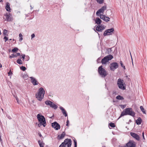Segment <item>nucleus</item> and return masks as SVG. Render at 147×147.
Returning a JSON list of instances; mask_svg holds the SVG:
<instances>
[{"mask_svg":"<svg viewBox=\"0 0 147 147\" xmlns=\"http://www.w3.org/2000/svg\"><path fill=\"white\" fill-rule=\"evenodd\" d=\"M135 115V113L132 110L131 108H127L125 109L121 113L119 119L121 117L124 115H129L133 117H134Z\"/></svg>","mask_w":147,"mask_h":147,"instance_id":"f257e3e1","label":"nucleus"},{"mask_svg":"<svg viewBox=\"0 0 147 147\" xmlns=\"http://www.w3.org/2000/svg\"><path fill=\"white\" fill-rule=\"evenodd\" d=\"M37 117L39 121L38 126L40 127L42 125L45 127L46 125L45 118L41 114H38L37 115Z\"/></svg>","mask_w":147,"mask_h":147,"instance_id":"f03ea898","label":"nucleus"},{"mask_svg":"<svg viewBox=\"0 0 147 147\" xmlns=\"http://www.w3.org/2000/svg\"><path fill=\"white\" fill-rule=\"evenodd\" d=\"M45 94V91L44 88L41 87L38 90V92L36 94V97L38 100L41 101L43 98Z\"/></svg>","mask_w":147,"mask_h":147,"instance_id":"7ed1b4c3","label":"nucleus"},{"mask_svg":"<svg viewBox=\"0 0 147 147\" xmlns=\"http://www.w3.org/2000/svg\"><path fill=\"white\" fill-rule=\"evenodd\" d=\"M71 145V141L70 139H65L63 142L59 146V147H70Z\"/></svg>","mask_w":147,"mask_h":147,"instance_id":"20e7f679","label":"nucleus"},{"mask_svg":"<svg viewBox=\"0 0 147 147\" xmlns=\"http://www.w3.org/2000/svg\"><path fill=\"white\" fill-rule=\"evenodd\" d=\"M98 72L102 78H105L108 75L107 71L102 67V65L100 66L98 68Z\"/></svg>","mask_w":147,"mask_h":147,"instance_id":"39448f33","label":"nucleus"},{"mask_svg":"<svg viewBox=\"0 0 147 147\" xmlns=\"http://www.w3.org/2000/svg\"><path fill=\"white\" fill-rule=\"evenodd\" d=\"M117 84L119 89L123 90L125 89V85L123 80L119 78L117 82Z\"/></svg>","mask_w":147,"mask_h":147,"instance_id":"423d86ee","label":"nucleus"},{"mask_svg":"<svg viewBox=\"0 0 147 147\" xmlns=\"http://www.w3.org/2000/svg\"><path fill=\"white\" fill-rule=\"evenodd\" d=\"M113 58V57L112 55H109L103 58L102 60L101 63L102 64H106L107 62L111 60Z\"/></svg>","mask_w":147,"mask_h":147,"instance_id":"0eeeda50","label":"nucleus"},{"mask_svg":"<svg viewBox=\"0 0 147 147\" xmlns=\"http://www.w3.org/2000/svg\"><path fill=\"white\" fill-rule=\"evenodd\" d=\"M118 64L116 62L111 63L109 65L110 70L112 71H114L118 67Z\"/></svg>","mask_w":147,"mask_h":147,"instance_id":"6e6552de","label":"nucleus"},{"mask_svg":"<svg viewBox=\"0 0 147 147\" xmlns=\"http://www.w3.org/2000/svg\"><path fill=\"white\" fill-rule=\"evenodd\" d=\"M126 147H136V143L133 140H130L126 144Z\"/></svg>","mask_w":147,"mask_h":147,"instance_id":"1a4fd4ad","label":"nucleus"},{"mask_svg":"<svg viewBox=\"0 0 147 147\" xmlns=\"http://www.w3.org/2000/svg\"><path fill=\"white\" fill-rule=\"evenodd\" d=\"M107 9L106 6H102L101 8L98 10L96 12V15L97 16H99L100 15L99 14L101 13H103L104 11L105 10Z\"/></svg>","mask_w":147,"mask_h":147,"instance_id":"9d476101","label":"nucleus"},{"mask_svg":"<svg viewBox=\"0 0 147 147\" xmlns=\"http://www.w3.org/2000/svg\"><path fill=\"white\" fill-rule=\"evenodd\" d=\"M105 28V26L104 25L100 24L98 25L96 27V30L98 32H102Z\"/></svg>","mask_w":147,"mask_h":147,"instance_id":"9b49d317","label":"nucleus"},{"mask_svg":"<svg viewBox=\"0 0 147 147\" xmlns=\"http://www.w3.org/2000/svg\"><path fill=\"white\" fill-rule=\"evenodd\" d=\"M114 30V29L113 28L107 30L104 32L103 35L105 36L110 35L111 33L113 32Z\"/></svg>","mask_w":147,"mask_h":147,"instance_id":"f8f14e48","label":"nucleus"},{"mask_svg":"<svg viewBox=\"0 0 147 147\" xmlns=\"http://www.w3.org/2000/svg\"><path fill=\"white\" fill-rule=\"evenodd\" d=\"M52 126L53 128L56 130H58L60 129V126L59 124L56 122H55L52 123Z\"/></svg>","mask_w":147,"mask_h":147,"instance_id":"ddd939ff","label":"nucleus"},{"mask_svg":"<svg viewBox=\"0 0 147 147\" xmlns=\"http://www.w3.org/2000/svg\"><path fill=\"white\" fill-rule=\"evenodd\" d=\"M100 19L106 22H108L110 21V18L108 17L105 16V15L100 14Z\"/></svg>","mask_w":147,"mask_h":147,"instance_id":"4468645a","label":"nucleus"},{"mask_svg":"<svg viewBox=\"0 0 147 147\" xmlns=\"http://www.w3.org/2000/svg\"><path fill=\"white\" fill-rule=\"evenodd\" d=\"M30 78L31 79V82L33 85L35 86L38 85V82L37 81L36 79L32 77H30Z\"/></svg>","mask_w":147,"mask_h":147,"instance_id":"2eb2a0df","label":"nucleus"},{"mask_svg":"<svg viewBox=\"0 0 147 147\" xmlns=\"http://www.w3.org/2000/svg\"><path fill=\"white\" fill-rule=\"evenodd\" d=\"M11 14L10 13H7L4 15L5 18L6 19V20L8 21H10L11 20Z\"/></svg>","mask_w":147,"mask_h":147,"instance_id":"dca6fc26","label":"nucleus"},{"mask_svg":"<svg viewBox=\"0 0 147 147\" xmlns=\"http://www.w3.org/2000/svg\"><path fill=\"white\" fill-rule=\"evenodd\" d=\"M131 135L133 138H135L138 140H139L140 139L139 136L137 134L132 132L130 133Z\"/></svg>","mask_w":147,"mask_h":147,"instance_id":"f3484780","label":"nucleus"},{"mask_svg":"<svg viewBox=\"0 0 147 147\" xmlns=\"http://www.w3.org/2000/svg\"><path fill=\"white\" fill-rule=\"evenodd\" d=\"M65 133L64 131L63 132L61 135H58L57 138L58 139L61 140L63 139L65 136Z\"/></svg>","mask_w":147,"mask_h":147,"instance_id":"a211bd4d","label":"nucleus"},{"mask_svg":"<svg viewBox=\"0 0 147 147\" xmlns=\"http://www.w3.org/2000/svg\"><path fill=\"white\" fill-rule=\"evenodd\" d=\"M60 109L62 113L65 116V117H67V114L65 110L62 107H60Z\"/></svg>","mask_w":147,"mask_h":147,"instance_id":"6ab92c4d","label":"nucleus"},{"mask_svg":"<svg viewBox=\"0 0 147 147\" xmlns=\"http://www.w3.org/2000/svg\"><path fill=\"white\" fill-rule=\"evenodd\" d=\"M20 55L21 54L20 53H17L16 54H13L9 56V57L10 59H11L13 58L16 57L18 56H20Z\"/></svg>","mask_w":147,"mask_h":147,"instance_id":"aec40b11","label":"nucleus"},{"mask_svg":"<svg viewBox=\"0 0 147 147\" xmlns=\"http://www.w3.org/2000/svg\"><path fill=\"white\" fill-rule=\"evenodd\" d=\"M5 9L7 11H10L11 9L10 7V4L8 2H7L6 3V5L5 6Z\"/></svg>","mask_w":147,"mask_h":147,"instance_id":"412c9836","label":"nucleus"},{"mask_svg":"<svg viewBox=\"0 0 147 147\" xmlns=\"http://www.w3.org/2000/svg\"><path fill=\"white\" fill-rule=\"evenodd\" d=\"M95 22L96 23L99 25L101 23L102 21L99 18H96Z\"/></svg>","mask_w":147,"mask_h":147,"instance_id":"4be33fe9","label":"nucleus"},{"mask_svg":"<svg viewBox=\"0 0 147 147\" xmlns=\"http://www.w3.org/2000/svg\"><path fill=\"white\" fill-rule=\"evenodd\" d=\"M142 121V119L140 117H139L138 119L136 120V123L137 125H140L141 124Z\"/></svg>","mask_w":147,"mask_h":147,"instance_id":"5701e85b","label":"nucleus"},{"mask_svg":"<svg viewBox=\"0 0 147 147\" xmlns=\"http://www.w3.org/2000/svg\"><path fill=\"white\" fill-rule=\"evenodd\" d=\"M45 103L46 105H49L50 107L51 105L53 104V102L50 100H47L45 101Z\"/></svg>","mask_w":147,"mask_h":147,"instance_id":"b1692460","label":"nucleus"},{"mask_svg":"<svg viewBox=\"0 0 147 147\" xmlns=\"http://www.w3.org/2000/svg\"><path fill=\"white\" fill-rule=\"evenodd\" d=\"M50 107H52L55 109H56L58 107L57 105H56L53 103V104L51 105L50 106Z\"/></svg>","mask_w":147,"mask_h":147,"instance_id":"393cba45","label":"nucleus"},{"mask_svg":"<svg viewBox=\"0 0 147 147\" xmlns=\"http://www.w3.org/2000/svg\"><path fill=\"white\" fill-rule=\"evenodd\" d=\"M116 98L117 99L120 100H122L124 99V98L122 96L119 95L116 96Z\"/></svg>","mask_w":147,"mask_h":147,"instance_id":"a878e982","label":"nucleus"},{"mask_svg":"<svg viewBox=\"0 0 147 147\" xmlns=\"http://www.w3.org/2000/svg\"><path fill=\"white\" fill-rule=\"evenodd\" d=\"M38 142L40 147H44V143L41 142L40 140L38 141Z\"/></svg>","mask_w":147,"mask_h":147,"instance_id":"bb28decb","label":"nucleus"},{"mask_svg":"<svg viewBox=\"0 0 147 147\" xmlns=\"http://www.w3.org/2000/svg\"><path fill=\"white\" fill-rule=\"evenodd\" d=\"M38 142L40 147H44V143L41 142L40 140L38 141Z\"/></svg>","mask_w":147,"mask_h":147,"instance_id":"cd10ccee","label":"nucleus"},{"mask_svg":"<svg viewBox=\"0 0 147 147\" xmlns=\"http://www.w3.org/2000/svg\"><path fill=\"white\" fill-rule=\"evenodd\" d=\"M38 142L40 147H44V143L41 142L40 140L38 141Z\"/></svg>","mask_w":147,"mask_h":147,"instance_id":"c85d7f7f","label":"nucleus"},{"mask_svg":"<svg viewBox=\"0 0 147 147\" xmlns=\"http://www.w3.org/2000/svg\"><path fill=\"white\" fill-rule=\"evenodd\" d=\"M140 110L144 114H146V111L145 110H144V109L143 107L142 106H141L140 107Z\"/></svg>","mask_w":147,"mask_h":147,"instance_id":"c756f323","label":"nucleus"},{"mask_svg":"<svg viewBox=\"0 0 147 147\" xmlns=\"http://www.w3.org/2000/svg\"><path fill=\"white\" fill-rule=\"evenodd\" d=\"M17 62L19 64H22V62L20 59H18L17 60Z\"/></svg>","mask_w":147,"mask_h":147,"instance_id":"7c9ffc66","label":"nucleus"},{"mask_svg":"<svg viewBox=\"0 0 147 147\" xmlns=\"http://www.w3.org/2000/svg\"><path fill=\"white\" fill-rule=\"evenodd\" d=\"M18 50V48L15 47L12 50L11 52H17Z\"/></svg>","mask_w":147,"mask_h":147,"instance_id":"2f4dec72","label":"nucleus"},{"mask_svg":"<svg viewBox=\"0 0 147 147\" xmlns=\"http://www.w3.org/2000/svg\"><path fill=\"white\" fill-rule=\"evenodd\" d=\"M7 30L5 29H4L3 30V34L4 36H6V35H7Z\"/></svg>","mask_w":147,"mask_h":147,"instance_id":"473e14b6","label":"nucleus"},{"mask_svg":"<svg viewBox=\"0 0 147 147\" xmlns=\"http://www.w3.org/2000/svg\"><path fill=\"white\" fill-rule=\"evenodd\" d=\"M23 77L24 79H27L28 78V76L26 74H24L23 75Z\"/></svg>","mask_w":147,"mask_h":147,"instance_id":"72a5a7b5","label":"nucleus"},{"mask_svg":"<svg viewBox=\"0 0 147 147\" xmlns=\"http://www.w3.org/2000/svg\"><path fill=\"white\" fill-rule=\"evenodd\" d=\"M20 69L21 70H22L23 71H25L26 69V67H25L24 66H22L21 67H20Z\"/></svg>","mask_w":147,"mask_h":147,"instance_id":"f704fd0d","label":"nucleus"},{"mask_svg":"<svg viewBox=\"0 0 147 147\" xmlns=\"http://www.w3.org/2000/svg\"><path fill=\"white\" fill-rule=\"evenodd\" d=\"M19 36L20 38L19 40H20V41H22V40L23 39L22 35V34H21L20 33L19 34Z\"/></svg>","mask_w":147,"mask_h":147,"instance_id":"c9c22d12","label":"nucleus"},{"mask_svg":"<svg viewBox=\"0 0 147 147\" xmlns=\"http://www.w3.org/2000/svg\"><path fill=\"white\" fill-rule=\"evenodd\" d=\"M109 125L112 127H115V124L113 123H109Z\"/></svg>","mask_w":147,"mask_h":147,"instance_id":"e433bc0d","label":"nucleus"},{"mask_svg":"<svg viewBox=\"0 0 147 147\" xmlns=\"http://www.w3.org/2000/svg\"><path fill=\"white\" fill-rule=\"evenodd\" d=\"M98 3L100 4L102 3L104 1V0H96Z\"/></svg>","mask_w":147,"mask_h":147,"instance_id":"4c0bfd02","label":"nucleus"},{"mask_svg":"<svg viewBox=\"0 0 147 147\" xmlns=\"http://www.w3.org/2000/svg\"><path fill=\"white\" fill-rule=\"evenodd\" d=\"M74 147H77V143L76 142V140L75 138H74Z\"/></svg>","mask_w":147,"mask_h":147,"instance_id":"58836bf2","label":"nucleus"},{"mask_svg":"<svg viewBox=\"0 0 147 147\" xmlns=\"http://www.w3.org/2000/svg\"><path fill=\"white\" fill-rule=\"evenodd\" d=\"M111 48H109L108 49L107 52L108 54H109L111 53Z\"/></svg>","mask_w":147,"mask_h":147,"instance_id":"ea45409f","label":"nucleus"},{"mask_svg":"<svg viewBox=\"0 0 147 147\" xmlns=\"http://www.w3.org/2000/svg\"><path fill=\"white\" fill-rule=\"evenodd\" d=\"M25 59H26V61H28L29 60L30 57L28 56H26Z\"/></svg>","mask_w":147,"mask_h":147,"instance_id":"a19ab883","label":"nucleus"},{"mask_svg":"<svg viewBox=\"0 0 147 147\" xmlns=\"http://www.w3.org/2000/svg\"><path fill=\"white\" fill-rule=\"evenodd\" d=\"M8 76L11 75L12 74V73L11 71V70H10L9 71L8 73Z\"/></svg>","mask_w":147,"mask_h":147,"instance_id":"79ce46f5","label":"nucleus"},{"mask_svg":"<svg viewBox=\"0 0 147 147\" xmlns=\"http://www.w3.org/2000/svg\"><path fill=\"white\" fill-rule=\"evenodd\" d=\"M3 38L5 40V42H6V41L8 40V38L6 36H4Z\"/></svg>","mask_w":147,"mask_h":147,"instance_id":"37998d69","label":"nucleus"},{"mask_svg":"<svg viewBox=\"0 0 147 147\" xmlns=\"http://www.w3.org/2000/svg\"><path fill=\"white\" fill-rule=\"evenodd\" d=\"M26 56L25 55L23 54L22 55V58L23 59V60L24 61V59H25Z\"/></svg>","mask_w":147,"mask_h":147,"instance_id":"c03bdc74","label":"nucleus"},{"mask_svg":"<svg viewBox=\"0 0 147 147\" xmlns=\"http://www.w3.org/2000/svg\"><path fill=\"white\" fill-rule=\"evenodd\" d=\"M6 116L7 117V118L9 119H11V116H10L9 115H6Z\"/></svg>","mask_w":147,"mask_h":147,"instance_id":"a18cd8bd","label":"nucleus"},{"mask_svg":"<svg viewBox=\"0 0 147 147\" xmlns=\"http://www.w3.org/2000/svg\"><path fill=\"white\" fill-rule=\"evenodd\" d=\"M35 36V35L34 34H32L31 35L32 39Z\"/></svg>","mask_w":147,"mask_h":147,"instance_id":"49530a36","label":"nucleus"},{"mask_svg":"<svg viewBox=\"0 0 147 147\" xmlns=\"http://www.w3.org/2000/svg\"><path fill=\"white\" fill-rule=\"evenodd\" d=\"M69 121L68 120H67L66 122L67 124H66V125L67 126H69L68 125H69Z\"/></svg>","mask_w":147,"mask_h":147,"instance_id":"de8ad7c7","label":"nucleus"},{"mask_svg":"<svg viewBox=\"0 0 147 147\" xmlns=\"http://www.w3.org/2000/svg\"><path fill=\"white\" fill-rule=\"evenodd\" d=\"M16 99L17 100V102L19 104V100L18 98L17 97H16Z\"/></svg>","mask_w":147,"mask_h":147,"instance_id":"09e8293b","label":"nucleus"},{"mask_svg":"<svg viewBox=\"0 0 147 147\" xmlns=\"http://www.w3.org/2000/svg\"><path fill=\"white\" fill-rule=\"evenodd\" d=\"M142 136H143V139L144 140H145V139L144 137V132L142 133Z\"/></svg>","mask_w":147,"mask_h":147,"instance_id":"8fccbe9b","label":"nucleus"},{"mask_svg":"<svg viewBox=\"0 0 147 147\" xmlns=\"http://www.w3.org/2000/svg\"><path fill=\"white\" fill-rule=\"evenodd\" d=\"M120 65H121V66L122 67H123V64L122 62L121 61L120 62Z\"/></svg>","mask_w":147,"mask_h":147,"instance_id":"3c124183","label":"nucleus"},{"mask_svg":"<svg viewBox=\"0 0 147 147\" xmlns=\"http://www.w3.org/2000/svg\"><path fill=\"white\" fill-rule=\"evenodd\" d=\"M119 147H126V145L122 146H119Z\"/></svg>","mask_w":147,"mask_h":147,"instance_id":"603ef678","label":"nucleus"},{"mask_svg":"<svg viewBox=\"0 0 147 147\" xmlns=\"http://www.w3.org/2000/svg\"><path fill=\"white\" fill-rule=\"evenodd\" d=\"M2 67V64L0 63V67Z\"/></svg>","mask_w":147,"mask_h":147,"instance_id":"864d4df0","label":"nucleus"},{"mask_svg":"<svg viewBox=\"0 0 147 147\" xmlns=\"http://www.w3.org/2000/svg\"><path fill=\"white\" fill-rule=\"evenodd\" d=\"M123 68H124V69H125V66H123Z\"/></svg>","mask_w":147,"mask_h":147,"instance_id":"5fc2aeb1","label":"nucleus"},{"mask_svg":"<svg viewBox=\"0 0 147 147\" xmlns=\"http://www.w3.org/2000/svg\"><path fill=\"white\" fill-rule=\"evenodd\" d=\"M39 136H40V137H41L42 136V135L41 134H39Z\"/></svg>","mask_w":147,"mask_h":147,"instance_id":"6e6d98bb","label":"nucleus"},{"mask_svg":"<svg viewBox=\"0 0 147 147\" xmlns=\"http://www.w3.org/2000/svg\"><path fill=\"white\" fill-rule=\"evenodd\" d=\"M122 106H123V107L124 108V107H125V105H122Z\"/></svg>","mask_w":147,"mask_h":147,"instance_id":"4d7b16f0","label":"nucleus"},{"mask_svg":"<svg viewBox=\"0 0 147 147\" xmlns=\"http://www.w3.org/2000/svg\"><path fill=\"white\" fill-rule=\"evenodd\" d=\"M1 109L2 110V111L3 112V109Z\"/></svg>","mask_w":147,"mask_h":147,"instance_id":"13d9d810","label":"nucleus"},{"mask_svg":"<svg viewBox=\"0 0 147 147\" xmlns=\"http://www.w3.org/2000/svg\"><path fill=\"white\" fill-rule=\"evenodd\" d=\"M2 1H3L2 0H0V2Z\"/></svg>","mask_w":147,"mask_h":147,"instance_id":"bf43d9fd","label":"nucleus"},{"mask_svg":"<svg viewBox=\"0 0 147 147\" xmlns=\"http://www.w3.org/2000/svg\"><path fill=\"white\" fill-rule=\"evenodd\" d=\"M30 7H31V9H32V6H31V5H30Z\"/></svg>","mask_w":147,"mask_h":147,"instance_id":"052dcab7","label":"nucleus"},{"mask_svg":"<svg viewBox=\"0 0 147 147\" xmlns=\"http://www.w3.org/2000/svg\"><path fill=\"white\" fill-rule=\"evenodd\" d=\"M98 60H99V59L98 58L97 60V61H98Z\"/></svg>","mask_w":147,"mask_h":147,"instance_id":"680f3d73","label":"nucleus"},{"mask_svg":"<svg viewBox=\"0 0 147 147\" xmlns=\"http://www.w3.org/2000/svg\"><path fill=\"white\" fill-rule=\"evenodd\" d=\"M11 40V39H9V40Z\"/></svg>","mask_w":147,"mask_h":147,"instance_id":"e2e57ef3","label":"nucleus"},{"mask_svg":"<svg viewBox=\"0 0 147 147\" xmlns=\"http://www.w3.org/2000/svg\"><path fill=\"white\" fill-rule=\"evenodd\" d=\"M131 59L132 60V58L131 57Z\"/></svg>","mask_w":147,"mask_h":147,"instance_id":"0e129e2a","label":"nucleus"},{"mask_svg":"<svg viewBox=\"0 0 147 147\" xmlns=\"http://www.w3.org/2000/svg\"><path fill=\"white\" fill-rule=\"evenodd\" d=\"M105 147V146H104V147Z\"/></svg>","mask_w":147,"mask_h":147,"instance_id":"69168bd1","label":"nucleus"}]
</instances>
